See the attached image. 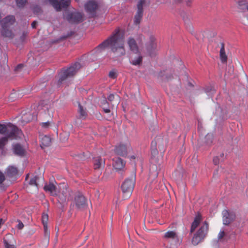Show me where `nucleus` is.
I'll use <instances>...</instances> for the list:
<instances>
[{"instance_id": "37", "label": "nucleus", "mask_w": 248, "mask_h": 248, "mask_svg": "<svg viewBox=\"0 0 248 248\" xmlns=\"http://www.w3.org/2000/svg\"><path fill=\"white\" fill-rule=\"evenodd\" d=\"M213 162L215 165H217L219 162V159L218 156H216L213 159Z\"/></svg>"}, {"instance_id": "45", "label": "nucleus", "mask_w": 248, "mask_h": 248, "mask_svg": "<svg viewBox=\"0 0 248 248\" xmlns=\"http://www.w3.org/2000/svg\"><path fill=\"white\" fill-rule=\"evenodd\" d=\"M76 1H78V0H76Z\"/></svg>"}, {"instance_id": "19", "label": "nucleus", "mask_w": 248, "mask_h": 248, "mask_svg": "<svg viewBox=\"0 0 248 248\" xmlns=\"http://www.w3.org/2000/svg\"><path fill=\"white\" fill-rule=\"evenodd\" d=\"M202 220V217L200 215H198L196 216L191 227V232H194L196 228L199 225L200 222H201Z\"/></svg>"}, {"instance_id": "7", "label": "nucleus", "mask_w": 248, "mask_h": 248, "mask_svg": "<svg viewBox=\"0 0 248 248\" xmlns=\"http://www.w3.org/2000/svg\"><path fill=\"white\" fill-rule=\"evenodd\" d=\"M3 134L5 136L0 139V149H2L3 148L7 143L8 140L21 138L23 136L22 133L21 135L20 134L19 135L17 131H13L6 132V133Z\"/></svg>"}, {"instance_id": "43", "label": "nucleus", "mask_w": 248, "mask_h": 248, "mask_svg": "<svg viewBox=\"0 0 248 248\" xmlns=\"http://www.w3.org/2000/svg\"><path fill=\"white\" fill-rule=\"evenodd\" d=\"M72 17H70V18H68V19L70 21H72Z\"/></svg>"}, {"instance_id": "18", "label": "nucleus", "mask_w": 248, "mask_h": 248, "mask_svg": "<svg viewBox=\"0 0 248 248\" xmlns=\"http://www.w3.org/2000/svg\"><path fill=\"white\" fill-rule=\"evenodd\" d=\"M97 3L94 0H89L85 5V9L88 12H92L97 8Z\"/></svg>"}, {"instance_id": "11", "label": "nucleus", "mask_w": 248, "mask_h": 248, "mask_svg": "<svg viewBox=\"0 0 248 248\" xmlns=\"http://www.w3.org/2000/svg\"><path fill=\"white\" fill-rule=\"evenodd\" d=\"M10 131H17L18 134L22 135V131L18 129L16 126L11 124H0V134H5L6 132H9Z\"/></svg>"}, {"instance_id": "36", "label": "nucleus", "mask_w": 248, "mask_h": 248, "mask_svg": "<svg viewBox=\"0 0 248 248\" xmlns=\"http://www.w3.org/2000/svg\"><path fill=\"white\" fill-rule=\"evenodd\" d=\"M5 180V176L2 172L0 171V184L2 183Z\"/></svg>"}, {"instance_id": "35", "label": "nucleus", "mask_w": 248, "mask_h": 248, "mask_svg": "<svg viewBox=\"0 0 248 248\" xmlns=\"http://www.w3.org/2000/svg\"><path fill=\"white\" fill-rule=\"evenodd\" d=\"M239 4L241 6H244L248 11V2L246 0H243L240 2Z\"/></svg>"}, {"instance_id": "17", "label": "nucleus", "mask_w": 248, "mask_h": 248, "mask_svg": "<svg viewBox=\"0 0 248 248\" xmlns=\"http://www.w3.org/2000/svg\"><path fill=\"white\" fill-rule=\"evenodd\" d=\"M40 139L41 141V146L42 148L43 147L48 146L51 143V139L47 136L41 135L40 136Z\"/></svg>"}, {"instance_id": "33", "label": "nucleus", "mask_w": 248, "mask_h": 248, "mask_svg": "<svg viewBox=\"0 0 248 248\" xmlns=\"http://www.w3.org/2000/svg\"><path fill=\"white\" fill-rule=\"evenodd\" d=\"M224 235H225V232H224V230H221L218 234V236H217L218 240L219 241L221 240L223 238Z\"/></svg>"}, {"instance_id": "40", "label": "nucleus", "mask_w": 248, "mask_h": 248, "mask_svg": "<svg viewBox=\"0 0 248 248\" xmlns=\"http://www.w3.org/2000/svg\"><path fill=\"white\" fill-rule=\"evenodd\" d=\"M37 24V22L36 21H33L32 24H31V27L33 28H35L36 27V25Z\"/></svg>"}, {"instance_id": "38", "label": "nucleus", "mask_w": 248, "mask_h": 248, "mask_svg": "<svg viewBox=\"0 0 248 248\" xmlns=\"http://www.w3.org/2000/svg\"><path fill=\"white\" fill-rule=\"evenodd\" d=\"M23 227H24V225H23V223L21 221H19L17 225V228L19 229H22L23 228Z\"/></svg>"}, {"instance_id": "13", "label": "nucleus", "mask_w": 248, "mask_h": 248, "mask_svg": "<svg viewBox=\"0 0 248 248\" xmlns=\"http://www.w3.org/2000/svg\"><path fill=\"white\" fill-rule=\"evenodd\" d=\"M223 222L225 225H228L235 218V215L232 212H229L227 210L222 211Z\"/></svg>"}, {"instance_id": "9", "label": "nucleus", "mask_w": 248, "mask_h": 248, "mask_svg": "<svg viewBox=\"0 0 248 248\" xmlns=\"http://www.w3.org/2000/svg\"><path fill=\"white\" fill-rule=\"evenodd\" d=\"M131 150V147L128 141L121 143L116 147L115 153L120 155L125 156Z\"/></svg>"}, {"instance_id": "20", "label": "nucleus", "mask_w": 248, "mask_h": 248, "mask_svg": "<svg viewBox=\"0 0 248 248\" xmlns=\"http://www.w3.org/2000/svg\"><path fill=\"white\" fill-rule=\"evenodd\" d=\"M43 182V178L42 177L39 178L38 177L35 176L30 181V185L31 186H34L37 187L39 184Z\"/></svg>"}, {"instance_id": "44", "label": "nucleus", "mask_w": 248, "mask_h": 248, "mask_svg": "<svg viewBox=\"0 0 248 248\" xmlns=\"http://www.w3.org/2000/svg\"><path fill=\"white\" fill-rule=\"evenodd\" d=\"M119 102V99L118 98V99L116 100V104H117Z\"/></svg>"}, {"instance_id": "31", "label": "nucleus", "mask_w": 248, "mask_h": 248, "mask_svg": "<svg viewBox=\"0 0 248 248\" xmlns=\"http://www.w3.org/2000/svg\"><path fill=\"white\" fill-rule=\"evenodd\" d=\"M109 77L111 78H115L117 77L116 71L114 70L110 71L109 73Z\"/></svg>"}, {"instance_id": "16", "label": "nucleus", "mask_w": 248, "mask_h": 248, "mask_svg": "<svg viewBox=\"0 0 248 248\" xmlns=\"http://www.w3.org/2000/svg\"><path fill=\"white\" fill-rule=\"evenodd\" d=\"M104 159L100 157H97L93 159V167L95 170L100 169L104 166Z\"/></svg>"}, {"instance_id": "26", "label": "nucleus", "mask_w": 248, "mask_h": 248, "mask_svg": "<svg viewBox=\"0 0 248 248\" xmlns=\"http://www.w3.org/2000/svg\"><path fill=\"white\" fill-rule=\"evenodd\" d=\"M78 112L81 118H85L87 113L85 110H84L81 105H78Z\"/></svg>"}, {"instance_id": "22", "label": "nucleus", "mask_w": 248, "mask_h": 248, "mask_svg": "<svg viewBox=\"0 0 248 248\" xmlns=\"http://www.w3.org/2000/svg\"><path fill=\"white\" fill-rule=\"evenodd\" d=\"M14 153L18 155H22L24 154V151L23 148L19 144H16L13 146Z\"/></svg>"}, {"instance_id": "39", "label": "nucleus", "mask_w": 248, "mask_h": 248, "mask_svg": "<svg viewBox=\"0 0 248 248\" xmlns=\"http://www.w3.org/2000/svg\"><path fill=\"white\" fill-rule=\"evenodd\" d=\"M108 100L109 101H113V100L114 99V98H115V96H114V95H113V94H110V95L108 96Z\"/></svg>"}, {"instance_id": "3", "label": "nucleus", "mask_w": 248, "mask_h": 248, "mask_svg": "<svg viewBox=\"0 0 248 248\" xmlns=\"http://www.w3.org/2000/svg\"><path fill=\"white\" fill-rule=\"evenodd\" d=\"M127 43L130 49L134 53L130 56L131 63L135 65L140 64L142 61V57L139 53V49L135 40L133 38L129 37L127 39Z\"/></svg>"}, {"instance_id": "10", "label": "nucleus", "mask_w": 248, "mask_h": 248, "mask_svg": "<svg viewBox=\"0 0 248 248\" xmlns=\"http://www.w3.org/2000/svg\"><path fill=\"white\" fill-rule=\"evenodd\" d=\"M71 0H49L50 3L53 6L56 11L61 10L62 8H66L70 3Z\"/></svg>"}, {"instance_id": "4", "label": "nucleus", "mask_w": 248, "mask_h": 248, "mask_svg": "<svg viewBox=\"0 0 248 248\" xmlns=\"http://www.w3.org/2000/svg\"><path fill=\"white\" fill-rule=\"evenodd\" d=\"M15 22V18L13 16H8L1 20V34L3 36L9 38L13 37L14 33L12 26Z\"/></svg>"}, {"instance_id": "6", "label": "nucleus", "mask_w": 248, "mask_h": 248, "mask_svg": "<svg viewBox=\"0 0 248 248\" xmlns=\"http://www.w3.org/2000/svg\"><path fill=\"white\" fill-rule=\"evenodd\" d=\"M208 229V225L204 222L200 227L196 234H195L192 240L193 245L198 244L205 236Z\"/></svg>"}, {"instance_id": "2", "label": "nucleus", "mask_w": 248, "mask_h": 248, "mask_svg": "<svg viewBox=\"0 0 248 248\" xmlns=\"http://www.w3.org/2000/svg\"><path fill=\"white\" fill-rule=\"evenodd\" d=\"M44 188L46 191L49 192L52 195H58L59 202L62 203L66 202L67 199L68 198V195H70V191L67 189L66 185L64 184L60 185V191L58 194H57L56 186L52 183L46 184Z\"/></svg>"}, {"instance_id": "34", "label": "nucleus", "mask_w": 248, "mask_h": 248, "mask_svg": "<svg viewBox=\"0 0 248 248\" xmlns=\"http://www.w3.org/2000/svg\"><path fill=\"white\" fill-rule=\"evenodd\" d=\"M72 16H77L78 17V19H75L73 21L74 22H79L80 21L81 19V17H82V16L80 14H72Z\"/></svg>"}, {"instance_id": "42", "label": "nucleus", "mask_w": 248, "mask_h": 248, "mask_svg": "<svg viewBox=\"0 0 248 248\" xmlns=\"http://www.w3.org/2000/svg\"><path fill=\"white\" fill-rule=\"evenodd\" d=\"M103 109H104V111L106 112V113H108L110 112V110L108 109V108H103Z\"/></svg>"}, {"instance_id": "41", "label": "nucleus", "mask_w": 248, "mask_h": 248, "mask_svg": "<svg viewBox=\"0 0 248 248\" xmlns=\"http://www.w3.org/2000/svg\"><path fill=\"white\" fill-rule=\"evenodd\" d=\"M212 137H213V136L211 134H208L206 136L205 138H206V139H212Z\"/></svg>"}, {"instance_id": "5", "label": "nucleus", "mask_w": 248, "mask_h": 248, "mask_svg": "<svg viewBox=\"0 0 248 248\" xmlns=\"http://www.w3.org/2000/svg\"><path fill=\"white\" fill-rule=\"evenodd\" d=\"M135 177L132 176L130 179H126L122 185V189L124 199L131 196L135 186Z\"/></svg>"}, {"instance_id": "27", "label": "nucleus", "mask_w": 248, "mask_h": 248, "mask_svg": "<svg viewBox=\"0 0 248 248\" xmlns=\"http://www.w3.org/2000/svg\"><path fill=\"white\" fill-rule=\"evenodd\" d=\"M48 220V216L47 215H43L42 216V223L44 225V228L45 232H46L47 230V222Z\"/></svg>"}, {"instance_id": "28", "label": "nucleus", "mask_w": 248, "mask_h": 248, "mask_svg": "<svg viewBox=\"0 0 248 248\" xmlns=\"http://www.w3.org/2000/svg\"><path fill=\"white\" fill-rule=\"evenodd\" d=\"M40 125L44 130H47L50 127L51 123L49 122L42 123L40 124Z\"/></svg>"}, {"instance_id": "15", "label": "nucleus", "mask_w": 248, "mask_h": 248, "mask_svg": "<svg viewBox=\"0 0 248 248\" xmlns=\"http://www.w3.org/2000/svg\"><path fill=\"white\" fill-rule=\"evenodd\" d=\"M164 238L167 240L177 241L178 238L176 232L173 231H169L166 232L164 235Z\"/></svg>"}, {"instance_id": "25", "label": "nucleus", "mask_w": 248, "mask_h": 248, "mask_svg": "<svg viewBox=\"0 0 248 248\" xmlns=\"http://www.w3.org/2000/svg\"><path fill=\"white\" fill-rule=\"evenodd\" d=\"M142 16V11L140 10H138L136 15L135 16L134 22L138 24L140 22V19Z\"/></svg>"}, {"instance_id": "12", "label": "nucleus", "mask_w": 248, "mask_h": 248, "mask_svg": "<svg viewBox=\"0 0 248 248\" xmlns=\"http://www.w3.org/2000/svg\"><path fill=\"white\" fill-rule=\"evenodd\" d=\"M75 204L78 209H83L86 206V200L83 195L78 194L75 197Z\"/></svg>"}, {"instance_id": "23", "label": "nucleus", "mask_w": 248, "mask_h": 248, "mask_svg": "<svg viewBox=\"0 0 248 248\" xmlns=\"http://www.w3.org/2000/svg\"><path fill=\"white\" fill-rule=\"evenodd\" d=\"M7 173L8 175L14 176L17 172V168L14 166H10L6 170Z\"/></svg>"}, {"instance_id": "32", "label": "nucleus", "mask_w": 248, "mask_h": 248, "mask_svg": "<svg viewBox=\"0 0 248 248\" xmlns=\"http://www.w3.org/2000/svg\"><path fill=\"white\" fill-rule=\"evenodd\" d=\"M144 3V1L143 0H140L138 3V10H140L142 11V7L143 4Z\"/></svg>"}, {"instance_id": "29", "label": "nucleus", "mask_w": 248, "mask_h": 248, "mask_svg": "<svg viewBox=\"0 0 248 248\" xmlns=\"http://www.w3.org/2000/svg\"><path fill=\"white\" fill-rule=\"evenodd\" d=\"M17 6L18 7H22L26 3L27 0H16Z\"/></svg>"}, {"instance_id": "8", "label": "nucleus", "mask_w": 248, "mask_h": 248, "mask_svg": "<svg viewBox=\"0 0 248 248\" xmlns=\"http://www.w3.org/2000/svg\"><path fill=\"white\" fill-rule=\"evenodd\" d=\"M80 67V65L79 63H76L70 66L69 68L63 71L61 74V77L60 78V81L62 82L66 78L74 76L79 69Z\"/></svg>"}, {"instance_id": "24", "label": "nucleus", "mask_w": 248, "mask_h": 248, "mask_svg": "<svg viewBox=\"0 0 248 248\" xmlns=\"http://www.w3.org/2000/svg\"><path fill=\"white\" fill-rule=\"evenodd\" d=\"M35 118V115H33L31 113H27L26 114L23 115L22 116L23 120L26 123L29 122L32 120L34 119Z\"/></svg>"}, {"instance_id": "1", "label": "nucleus", "mask_w": 248, "mask_h": 248, "mask_svg": "<svg viewBox=\"0 0 248 248\" xmlns=\"http://www.w3.org/2000/svg\"><path fill=\"white\" fill-rule=\"evenodd\" d=\"M124 43L123 35L119 30H117L111 36L100 44L96 49V51H101L107 47H109L116 55L121 56L125 54Z\"/></svg>"}, {"instance_id": "21", "label": "nucleus", "mask_w": 248, "mask_h": 248, "mask_svg": "<svg viewBox=\"0 0 248 248\" xmlns=\"http://www.w3.org/2000/svg\"><path fill=\"white\" fill-rule=\"evenodd\" d=\"M220 59L222 62H226L227 60V56L226 55L224 45L223 44H221V47L220 50Z\"/></svg>"}, {"instance_id": "30", "label": "nucleus", "mask_w": 248, "mask_h": 248, "mask_svg": "<svg viewBox=\"0 0 248 248\" xmlns=\"http://www.w3.org/2000/svg\"><path fill=\"white\" fill-rule=\"evenodd\" d=\"M4 243L5 248H16L14 244H11L5 240H4Z\"/></svg>"}, {"instance_id": "14", "label": "nucleus", "mask_w": 248, "mask_h": 248, "mask_svg": "<svg viewBox=\"0 0 248 248\" xmlns=\"http://www.w3.org/2000/svg\"><path fill=\"white\" fill-rule=\"evenodd\" d=\"M125 163L119 157H115L113 159V166L117 170H121L124 168Z\"/></svg>"}]
</instances>
